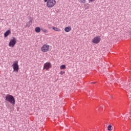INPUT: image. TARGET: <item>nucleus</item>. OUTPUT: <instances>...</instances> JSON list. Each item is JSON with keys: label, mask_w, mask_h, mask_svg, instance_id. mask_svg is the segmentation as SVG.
I'll use <instances>...</instances> for the list:
<instances>
[{"label": "nucleus", "mask_w": 131, "mask_h": 131, "mask_svg": "<svg viewBox=\"0 0 131 131\" xmlns=\"http://www.w3.org/2000/svg\"><path fill=\"white\" fill-rule=\"evenodd\" d=\"M44 3H46V7L49 8H54L56 6L57 1L56 0H44Z\"/></svg>", "instance_id": "nucleus-1"}, {"label": "nucleus", "mask_w": 131, "mask_h": 131, "mask_svg": "<svg viewBox=\"0 0 131 131\" xmlns=\"http://www.w3.org/2000/svg\"><path fill=\"white\" fill-rule=\"evenodd\" d=\"M5 99L7 102H9L11 104H12L13 105H15V98H14V96L11 95H7L6 96Z\"/></svg>", "instance_id": "nucleus-2"}, {"label": "nucleus", "mask_w": 131, "mask_h": 131, "mask_svg": "<svg viewBox=\"0 0 131 131\" xmlns=\"http://www.w3.org/2000/svg\"><path fill=\"white\" fill-rule=\"evenodd\" d=\"M17 43V39L16 38L13 37V39H11L9 43V47L10 48H14Z\"/></svg>", "instance_id": "nucleus-3"}, {"label": "nucleus", "mask_w": 131, "mask_h": 131, "mask_svg": "<svg viewBox=\"0 0 131 131\" xmlns=\"http://www.w3.org/2000/svg\"><path fill=\"white\" fill-rule=\"evenodd\" d=\"M52 68V63L50 62H47L43 64V70H46V71H49L50 69Z\"/></svg>", "instance_id": "nucleus-4"}, {"label": "nucleus", "mask_w": 131, "mask_h": 131, "mask_svg": "<svg viewBox=\"0 0 131 131\" xmlns=\"http://www.w3.org/2000/svg\"><path fill=\"white\" fill-rule=\"evenodd\" d=\"M41 51L44 53L49 52L50 51V45L47 44L43 45L41 48Z\"/></svg>", "instance_id": "nucleus-5"}, {"label": "nucleus", "mask_w": 131, "mask_h": 131, "mask_svg": "<svg viewBox=\"0 0 131 131\" xmlns=\"http://www.w3.org/2000/svg\"><path fill=\"white\" fill-rule=\"evenodd\" d=\"M13 68V71L15 72H18L19 71V65L18 64V61H16L12 65Z\"/></svg>", "instance_id": "nucleus-6"}, {"label": "nucleus", "mask_w": 131, "mask_h": 131, "mask_svg": "<svg viewBox=\"0 0 131 131\" xmlns=\"http://www.w3.org/2000/svg\"><path fill=\"white\" fill-rule=\"evenodd\" d=\"M100 41H101V37L100 36H96L92 39V42L96 45L99 43Z\"/></svg>", "instance_id": "nucleus-7"}, {"label": "nucleus", "mask_w": 131, "mask_h": 131, "mask_svg": "<svg viewBox=\"0 0 131 131\" xmlns=\"http://www.w3.org/2000/svg\"><path fill=\"white\" fill-rule=\"evenodd\" d=\"M72 29L71 26L67 27L64 28V31L66 32H70V31H71Z\"/></svg>", "instance_id": "nucleus-8"}, {"label": "nucleus", "mask_w": 131, "mask_h": 131, "mask_svg": "<svg viewBox=\"0 0 131 131\" xmlns=\"http://www.w3.org/2000/svg\"><path fill=\"white\" fill-rule=\"evenodd\" d=\"M35 31L37 33H39V32H40V28H39V27H36L35 29Z\"/></svg>", "instance_id": "nucleus-9"}, {"label": "nucleus", "mask_w": 131, "mask_h": 131, "mask_svg": "<svg viewBox=\"0 0 131 131\" xmlns=\"http://www.w3.org/2000/svg\"><path fill=\"white\" fill-rule=\"evenodd\" d=\"M10 33H11V31L9 30L7 31L4 34L5 37H7V36H8Z\"/></svg>", "instance_id": "nucleus-10"}, {"label": "nucleus", "mask_w": 131, "mask_h": 131, "mask_svg": "<svg viewBox=\"0 0 131 131\" xmlns=\"http://www.w3.org/2000/svg\"><path fill=\"white\" fill-rule=\"evenodd\" d=\"M52 29H53L54 31H58V32H60V31H61V29L57 27H53Z\"/></svg>", "instance_id": "nucleus-11"}, {"label": "nucleus", "mask_w": 131, "mask_h": 131, "mask_svg": "<svg viewBox=\"0 0 131 131\" xmlns=\"http://www.w3.org/2000/svg\"><path fill=\"white\" fill-rule=\"evenodd\" d=\"M66 68V66L65 64H62L60 67V69L63 70Z\"/></svg>", "instance_id": "nucleus-12"}, {"label": "nucleus", "mask_w": 131, "mask_h": 131, "mask_svg": "<svg viewBox=\"0 0 131 131\" xmlns=\"http://www.w3.org/2000/svg\"><path fill=\"white\" fill-rule=\"evenodd\" d=\"M112 125H111V124L107 126V130L108 131H112Z\"/></svg>", "instance_id": "nucleus-13"}, {"label": "nucleus", "mask_w": 131, "mask_h": 131, "mask_svg": "<svg viewBox=\"0 0 131 131\" xmlns=\"http://www.w3.org/2000/svg\"><path fill=\"white\" fill-rule=\"evenodd\" d=\"M41 31L44 33H48V32H49V31L46 29H41Z\"/></svg>", "instance_id": "nucleus-14"}, {"label": "nucleus", "mask_w": 131, "mask_h": 131, "mask_svg": "<svg viewBox=\"0 0 131 131\" xmlns=\"http://www.w3.org/2000/svg\"><path fill=\"white\" fill-rule=\"evenodd\" d=\"M86 0H80L79 3L80 4H85L86 3Z\"/></svg>", "instance_id": "nucleus-15"}, {"label": "nucleus", "mask_w": 131, "mask_h": 131, "mask_svg": "<svg viewBox=\"0 0 131 131\" xmlns=\"http://www.w3.org/2000/svg\"><path fill=\"white\" fill-rule=\"evenodd\" d=\"M31 24H32V21L30 20V21H29V23H27V26H30Z\"/></svg>", "instance_id": "nucleus-16"}, {"label": "nucleus", "mask_w": 131, "mask_h": 131, "mask_svg": "<svg viewBox=\"0 0 131 131\" xmlns=\"http://www.w3.org/2000/svg\"><path fill=\"white\" fill-rule=\"evenodd\" d=\"M48 27L49 29H52V28H52V25H51V24H49L48 25Z\"/></svg>", "instance_id": "nucleus-17"}, {"label": "nucleus", "mask_w": 131, "mask_h": 131, "mask_svg": "<svg viewBox=\"0 0 131 131\" xmlns=\"http://www.w3.org/2000/svg\"><path fill=\"white\" fill-rule=\"evenodd\" d=\"M64 73H65V72H62V71H61V72H60L59 74L62 75V74H64Z\"/></svg>", "instance_id": "nucleus-18"}, {"label": "nucleus", "mask_w": 131, "mask_h": 131, "mask_svg": "<svg viewBox=\"0 0 131 131\" xmlns=\"http://www.w3.org/2000/svg\"><path fill=\"white\" fill-rule=\"evenodd\" d=\"M89 3H92V2L95 1V0H88Z\"/></svg>", "instance_id": "nucleus-19"}]
</instances>
